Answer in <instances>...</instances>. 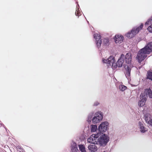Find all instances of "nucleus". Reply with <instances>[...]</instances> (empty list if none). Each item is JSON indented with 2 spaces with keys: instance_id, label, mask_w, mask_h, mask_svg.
<instances>
[{
  "instance_id": "obj_5",
  "label": "nucleus",
  "mask_w": 152,
  "mask_h": 152,
  "mask_svg": "<svg viewBox=\"0 0 152 152\" xmlns=\"http://www.w3.org/2000/svg\"><path fill=\"white\" fill-rule=\"evenodd\" d=\"M132 59L131 55L130 53H126L124 58V61L127 64L124 65V68L125 69V75L126 77L129 81L131 80L130 72L132 66L130 64Z\"/></svg>"
},
{
  "instance_id": "obj_26",
  "label": "nucleus",
  "mask_w": 152,
  "mask_h": 152,
  "mask_svg": "<svg viewBox=\"0 0 152 152\" xmlns=\"http://www.w3.org/2000/svg\"><path fill=\"white\" fill-rule=\"evenodd\" d=\"M87 23H88V24H89V22L88 21H87Z\"/></svg>"
},
{
  "instance_id": "obj_21",
  "label": "nucleus",
  "mask_w": 152,
  "mask_h": 152,
  "mask_svg": "<svg viewBox=\"0 0 152 152\" xmlns=\"http://www.w3.org/2000/svg\"><path fill=\"white\" fill-rule=\"evenodd\" d=\"M16 149L19 152H22V149L21 148V147L19 145L17 146L16 147Z\"/></svg>"
},
{
  "instance_id": "obj_8",
  "label": "nucleus",
  "mask_w": 152,
  "mask_h": 152,
  "mask_svg": "<svg viewBox=\"0 0 152 152\" xmlns=\"http://www.w3.org/2000/svg\"><path fill=\"white\" fill-rule=\"evenodd\" d=\"M143 26V24H142L139 26L133 27L130 31H129L125 34V36L129 39L134 37L142 29Z\"/></svg>"
},
{
  "instance_id": "obj_11",
  "label": "nucleus",
  "mask_w": 152,
  "mask_h": 152,
  "mask_svg": "<svg viewBox=\"0 0 152 152\" xmlns=\"http://www.w3.org/2000/svg\"><path fill=\"white\" fill-rule=\"evenodd\" d=\"M113 39L116 44L121 43L124 41V36L121 35L116 34L114 36Z\"/></svg>"
},
{
  "instance_id": "obj_25",
  "label": "nucleus",
  "mask_w": 152,
  "mask_h": 152,
  "mask_svg": "<svg viewBox=\"0 0 152 152\" xmlns=\"http://www.w3.org/2000/svg\"><path fill=\"white\" fill-rule=\"evenodd\" d=\"M127 87H126V86H124V90L126 89L127 88Z\"/></svg>"
},
{
  "instance_id": "obj_10",
  "label": "nucleus",
  "mask_w": 152,
  "mask_h": 152,
  "mask_svg": "<svg viewBox=\"0 0 152 152\" xmlns=\"http://www.w3.org/2000/svg\"><path fill=\"white\" fill-rule=\"evenodd\" d=\"M109 123L107 121L102 122L98 127V133H102L106 132Z\"/></svg>"
},
{
  "instance_id": "obj_16",
  "label": "nucleus",
  "mask_w": 152,
  "mask_h": 152,
  "mask_svg": "<svg viewBox=\"0 0 152 152\" xmlns=\"http://www.w3.org/2000/svg\"><path fill=\"white\" fill-rule=\"evenodd\" d=\"M78 147L79 148V150L81 152H86L85 147L83 145H78Z\"/></svg>"
},
{
  "instance_id": "obj_7",
  "label": "nucleus",
  "mask_w": 152,
  "mask_h": 152,
  "mask_svg": "<svg viewBox=\"0 0 152 152\" xmlns=\"http://www.w3.org/2000/svg\"><path fill=\"white\" fill-rule=\"evenodd\" d=\"M148 95L149 98H152V91L150 88L145 89L140 95V100L138 104H145Z\"/></svg>"
},
{
  "instance_id": "obj_9",
  "label": "nucleus",
  "mask_w": 152,
  "mask_h": 152,
  "mask_svg": "<svg viewBox=\"0 0 152 152\" xmlns=\"http://www.w3.org/2000/svg\"><path fill=\"white\" fill-rule=\"evenodd\" d=\"M87 141L88 142L91 143H92L94 144L90 145H89L88 148V149L91 151L95 152L98 149V147L96 144L97 145L98 143L94 139L93 137H90L87 139Z\"/></svg>"
},
{
  "instance_id": "obj_23",
  "label": "nucleus",
  "mask_w": 152,
  "mask_h": 152,
  "mask_svg": "<svg viewBox=\"0 0 152 152\" xmlns=\"http://www.w3.org/2000/svg\"><path fill=\"white\" fill-rule=\"evenodd\" d=\"M147 124L152 126V119H151V120L148 122Z\"/></svg>"
},
{
  "instance_id": "obj_28",
  "label": "nucleus",
  "mask_w": 152,
  "mask_h": 152,
  "mask_svg": "<svg viewBox=\"0 0 152 152\" xmlns=\"http://www.w3.org/2000/svg\"><path fill=\"white\" fill-rule=\"evenodd\" d=\"M97 143H98V144H97V145H98V144L99 143H98V142Z\"/></svg>"
},
{
  "instance_id": "obj_17",
  "label": "nucleus",
  "mask_w": 152,
  "mask_h": 152,
  "mask_svg": "<svg viewBox=\"0 0 152 152\" xmlns=\"http://www.w3.org/2000/svg\"><path fill=\"white\" fill-rule=\"evenodd\" d=\"M97 130V127L96 125H91V131L92 132H95Z\"/></svg>"
},
{
  "instance_id": "obj_18",
  "label": "nucleus",
  "mask_w": 152,
  "mask_h": 152,
  "mask_svg": "<svg viewBox=\"0 0 152 152\" xmlns=\"http://www.w3.org/2000/svg\"><path fill=\"white\" fill-rule=\"evenodd\" d=\"M147 78L152 80V72L150 71L147 73Z\"/></svg>"
},
{
  "instance_id": "obj_2",
  "label": "nucleus",
  "mask_w": 152,
  "mask_h": 152,
  "mask_svg": "<svg viewBox=\"0 0 152 152\" xmlns=\"http://www.w3.org/2000/svg\"><path fill=\"white\" fill-rule=\"evenodd\" d=\"M93 37L96 40V47L98 49L101 47L102 44V46L105 48L108 47L110 45V39L108 37L103 38L102 40L101 34L95 33L94 34Z\"/></svg>"
},
{
  "instance_id": "obj_27",
  "label": "nucleus",
  "mask_w": 152,
  "mask_h": 152,
  "mask_svg": "<svg viewBox=\"0 0 152 152\" xmlns=\"http://www.w3.org/2000/svg\"><path fill=\"white\" fill-rule=\"evenodd\" d=\"M116 87H117V86H118L117 84H116Z\"/></svg>"
},
{
  "instance_id": "obj_22",
  "label": "nucleus",
  "mask_w": 152,
  "mask_h": 152,
  "mask_svg": "<svg viewBox=\"0 0 152 152\" xmlns=\"http://www.w3.org/2000/svg\"><path fill=\"white\" fill-rule=\"evenodd\" d=\"M148 30L150 32L152 33V24L148 28Z\"/></svg>"
},
{
  "instance_id": "obj_6",
  "label": "nucleus",
  "mask_w": 152,
  "mask_h": 152,
  "mask_svg": "<svg viewBox=\"0 0 152 152\" xmlns=\"http://www.w3.org/2000/svg\"><path fill=\"white\" fill-rule=\"evenodd\" d=\"M103 118V114L101 112H96L94 114L93 112L89 113L88 116L87 121L90 123L92 121L93 124H96L101 121Z\"/></svg>"
},
{
  "instance_id": "obj_3",
  "label": "nucleus",
  "mask_w": 152,
  "mask_h": 152,
  "mask_svg": "<svg viewBox=\"0 0 152 152\" xmlns=\"http://www.w3.org/2000/svg\"><path fill=\"white\" fill-rule=\"evenodd\" d=\"M152 51V42L148 43L143 48L141 49L138 53L137 57L139 63L141 62Z\"/></svg>"
},
{
  "instance_id": "obj_19",
  "label": "nucleus",
  "mask_w": 152,
  "mask_h": 152,
  "mask_svg": "<svg viewBox=\"0 0 152 152\" xmlns=\"http://www.w3.org/2000/svg\"><path fill=\"white\" fill-rule=\"evenodd\" d=\"M152 23V16L151 18L149 19L145 23V25H147Z\"/></svg>"
},
{
  "instance_id": "obj_24",
  "label": "nucleus",
  "mask_w": 152,
  "mask_h": 152,
  "mask_svg": "<svg viewBox=\"0 0 152 152\" xmlns=\"http://www.w3.org/2000/svg\"><path fill=\"white\" fill-rule=\"evenodd\" d=\"M100 103L99 102L97 101L95 102L93 104H99Z\"/></svg>"
},
{
  "instance_id": "obj_4",
  "label": "nucleus",
  "mask_w": 152,
  "mask_h": 152,
  "mask_svg": "<svg viewBox=\"0 0 152 152\" xmlns=\"http://www.w3.org/2000/svg\"><path fill=\"white\" fill-rule=\"evenodd\" d=\"M92 137L94 139L98 142L100 145L102 146H105L109 142L110 138L107 134L103 133H98L93 134Z\"/></svg>"
},
{
  "instance_id": "obj_14",
  "label": "nucleus",
  "mask_w": 152,
  "mask_h": 152,
  "mask_svg": "<svg viewBox=\"0 0 152 152\" xmlns=\"http://www.w3.org/2000/svg\"><path fill=\"white\" fill-rule=\"evenodd\" d=\"M71 151L72 152H77L78 148L75 142H73L72 145Z\"/></svg>"
},
{
  "instance_id": "obj_13",
  "label": "nucleus",
  "mask_w": 152,
  "mask_h": 152,
  "mask_svg": "<svg viewBox=\"0 0 152 152\" xmlns=\"http://www.w3.org/2000/svg\"><path fill=\"white\" fill-rule=\"evenodd\" d=\"M76 4L77 5L76 6V9L75 12V15L76 16L79 17L81 15V12L80 10V6L77 2H76Z\"/></svg>"
},
{
  "instance_id": "obj_20",
  "label": "nucleus",
  "mask_w": 152,
  "mask_h": 152,
  "mask_svg": "<svg viewBox=\"0 0 152 152\" xmlns=\"http://www.w3.org/2000/svg\"><path fill=\"white\" fill-rule=\"evenodd\" d=\"M123 83L121 82V84H120L118 86V89L121 91H124V85L122 84Z\"/></svg>"
},
{
  "instance_id": "obj_1",
  "label": "nucleus",
  "mask_w": 152,
  "mask_h": 152,
  "mask_svg": "<svg viewBox=\"0 0 152 152\" xmlns=\"http://www.w3.org/2000/svg\"><path fill=\"white\" fill-rule=\"evenodd\" d=\"M102 61L103 63L107 64L109 66H111V63H112L111 68L113 70H115L117 67L121 68L122 66L124 63V53H122L121 54V56L118 60L117 62L115 63L116 61L115 58L112 55L110 56L107 59L103 58Z\"/></svg>"
},
{
  "instance_id": "obj_12",
  "label": "nucleus",
  "mask_w": 152,
  "mask_h": 152,
  "mask_svg": "<svg viewBox=\"0 0 152 152\" xmlns=\"http://www.w3.org/2000/svg\"><path fill=\"white\" fill-rule=\"evenodd\" d=\"M138 125L140 127V132L142 133H144L147 131V129L144 127L143 124L141 122H139Z\"/></svg>"
},
{
  "instance_id": "obj_15",
  "label": "nucleus",
  "mask_w": 152,
  "mask_h": 152,
  "mask_svg": "<svg viewBox=\"0 0 152 152\" xmlns=\"http://www.w3.org/2000/svg\"><path fill=\"white\" fill-rule=\"evenodd\" d=\"M151 115L149 113H146L144 115V118L146 123L151 120Z\"/></svg>"
}]
</instances>
